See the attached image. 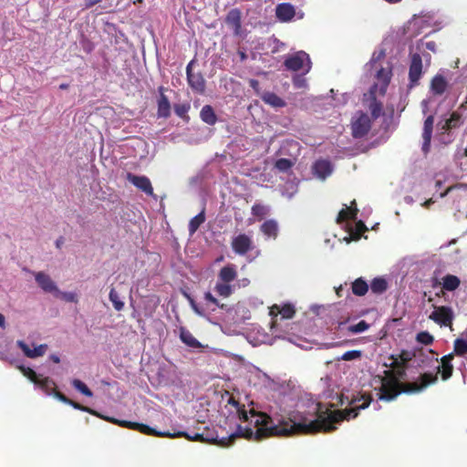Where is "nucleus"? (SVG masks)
I'll use <instances>...</instances> for the list:
<instances>
[{
    "label": "nucleus",
    "mask_w": 467,
    "mask_h": 467,
    "mask_svg": "<svg viewBox=\"0 0 467 467\" xmlns=\"http://www.w3.org/2000/svg\"><path fill=\"white\" fill-rule=\"evenodd\" d=\"M405 363L398 358H391L389 368L384 371L381 385L378 393L380 400H392L400 393H418L437 380V376L426 373L411 382H403L405 377Z\"/></svg>",
    "instance_id": "obj_1"
},
{
    "label": "nucleus",
    "mask_w": 467,
    "mask_h": 467,
    "mask_svg": "<svg viewBox=\"0 0 467 467\" xmlns=\"http://www.w3.org/2000/svg\"><path fill=\"white\" fill-rule=\"evenodd\" d=\"M369 64L376 70V80L369 89V95L373 100L369 109L372 116L378 118L381 113L382 105L377 102L376 99L378 96H383L387 91L392 77V65L389 61L385 60L383 50L374 52Z\"/></svg>",
    "instance_id": "obj_2"
},
{
    "label": "nucleus",
    "mask_w": 467,
    "mask_h": 467,
    "mask_svg": "<svg viewBox=\"0 0 467 467\" xmlns=\"http://www.w3.org/2000/svg\"><path fill=\"white\" fill-rule=\"evenodd\" d=\"M355 202H351L350 206L345 205V207L339 212L337 222L338 223H346V228L349 234V236L344 237V241L346 243H349L351 240H358L360 236V234L367 231V226L365 223L361 221L356 222L355 225H350L348 221L349 220H356L358 210L356 207Z\"/></svg>",
    "instance_id": "obj_3"
},
{
    "label": "nucleus",
    "mask_w": 467,
    "mask_h": 467,
    "mask_svg": "<svg viewBox=\"0 0 467 467\" xmlns=\"http://www.w3.org/2000/svg\"><path fill=\"white\" fill-rule=\"evenodd\" d=\"M448 88V82L441 72L435 75L430 87V92L431 96L421 101V108L423 114H426L430 110V106L433 103V96L442 95Z\"/></svg>",
    "instance_id": "obj_4"
},
{
    "label": "nucleus",
    "mask_w": 467,
    "mask_h": 467,
    "mask_svg": "<svg viewBox=\"0 0 467 467\" xmlns=\"http://www.w3.org/2000/svg\"><path fill=\"white\" fill-rule=\"evenodd\" d=\"M285 67L293 71H302L306 74L311 69V60L304 51H298L288 57L285 61Z\"/></svg>",
    "instance_id": "obj_5"
},
{
    "label": "nucleus",
    "mask_w": 467,
    "mask_h": 467,
    "mask_svg": "<svg viewBox=\"0 0 467 467\" xmlns=\"http://www.w3.org/2000/svg\"><path fill=\"white\" fill-rule=\"evenodd\" d=\"M18 369L26 378L33 382L36 388L47 393L55 388V383L51 379L37 375L31 368L21 365L18 366Z\"/></svg>",
    "instance_id": "obj_6"
},
{
    "label": "nucleus",
    "mask_w": 467,
    "mask_h": 467,
    "mask_svg": "<svg viewBox=\"0 0 467 467\" xmlns=\"http://www.w3.org/2000/svg\"><path fill=\"white\" fill-rule=\"evenodd\" d=\"M371 127V120L368 114L357 112L351 120V130L354 138H362L368 134Z\"/></svg>",
    "instance_id": "obj_7"
},
{
    "label": "nucleus",
    "mask_w": 467,
    "mask_h": 467,
    "mask_svg": "<svg viewBox=\"0 0 467 467\" xmlns=\"http://www.w3.org/2000/svg\"><path fill=\"white\" fill-rule=\"evenodd\" d=\"M424 60L423 57L419 53L414 51V47H410V66L409 70V78L410 82V86H414L418 83L422 75V61Z\"/></svg>",
    "instance_id": "obj_8"
},
{
    "label": "nucleus",
    "mask_w": 467,
    "mask_h": 467,
    "mask_svg": "<svg viewBox=\"0 0 467 467\" xmlns=\"http://www.w3.org/2000/svg\"><path fill=\"white\" fill-rule=\"evenodd\" d=\"M275 15L279 21L285 23L292 21L294 18L300 20L305 16L302 10L296 11L295 6L289 3L277 5Z\"/></svg>",
    "instance_id": "obj_9"
},
{
    "label": "nucleus",
    "mask_w": 467,
    "mask_h": 467,
    "mask_svg": "<svg viewBox=\"0 0 467 467\" xmlns=\"http://www.w3.org/2000/svg\"><path fill=\"white\" fill-rule=\"evenodd\" d=\"M453 317V311L449 306H435L430 315L431 320L443 327H451Z\"/></svg>",
    "instance_id": "obj_10"
},
{
    "label": "nucleus",
    "mask_w": 467,
    "mask_h": 467,
    "mask_svg": "<svg viewBox=\"0 0 467 467\" xmlns=\"http://www.w3.org/2000/svg\"><path fill=\"white\" fill-rule=\"evenodd\" d=\"M16 345L23 351L24 355L29 358H36L39 357H43L48 348L47 344L34 346V348H32L28 344H26L23 340H17Z\"/></svg>",
    "instance_id": "obj_11"
},
{
    "label": "nucleus",
    "mask_w": 467,
    "mask_h": 467,
    "mask_svg": "<svg viewBox=\"0 0 467 467\" xmlns=\"http://www.w3.org/2000/svg\"><path fill=\"white\" fill-rule=\"evenodd\" d=\"M433 123L434 118L432 115L428 116L424 121L421 145V150L424 154H427L431 149V140L432 136Z\"/></svg>",
    "instance_id": "obj_12"
},
{
    "label": "nucleus",
    "mask_w": 467,
    "mask_h": 467,
    "mask_svg": "<svg viewBox=\"0 0 467 467\" xmlns=\"http://www.w3.org/2000/svg\"><path fill=\"white\" fill-rule=\"evenodd\" d=\"M192 63H193V61H191L186 67L188 83H189L190 87L194 91H196L198 93H202L204 91L205 81L201 74L192 73L191 68H192Z\"/></svg>",
    "instance_id": "obj_13"
},
{
    "label": "nucleus",
    "mask_w": 467,
    "mask_h": 467,
    "mask_svg": "<svg viewBox=\"0 0 467 467\" xmlns=\"http://www.w3.org/2000/svg\"><path fill=\"white\" fill-rule=\"evenodd\" d=\"M313 174L319 180H326L331 175L333 167L327 160H318L312 166Z\"/></svg>",
    "instance_id": "obj_14"
},
{
    "label": "nucleus",
    "mask_w": 467,
    "mask_h": 467,
    "mask_svg": "<svg viewBox=\"0 0 467 467\" xmlns=\"http://www.w3.org/2000/svg\"><path fill=\"white\" fill-rule=\"evenodd\" d=\"M34 276L37 285L45 292L55 295V293L57 291L58 287L47 274L44 272H36L35 273Z\"/></svg>",
    "instance_id": "obj_15"
},
{
    "label": "nucleus",
    "mask_w": 467,
    "mask_h": 467,
    "mask_svg": "<svg viewBox=\"0 0 467 467\" xmlns=\"http://www.w3.org/2000/svg\"><path fill=\"white\" fill-rule=\"evenodd\" d=\"M414 47L415 52H419L424 58L426 67H429L431 60V56L430 53L426 52V50H430L433 53L436 52V44L433 41L425 42L423 40H420L417 42Z\"/></svg>",
    "instance_id": "obj_16"
},
{
    "label": "nucleus",
    "mask_w": 467,
    "mask_h": 467,
    "mask_svg": "<svg viewBox=\"0 0 467 467\" xmlns=\"http://www.w3.org/2000/svg\"><path fill=\"white\" fill-rule=\"evenodd\" d=\"M232 247L236 254H244L252 247V239L244 234H239L234 238Z\"/></svg>",
    "instance_id": "obj_17"
},
{
    "label": "nucleus",
    "mask_w": 467,
    "mask_h": 467,
    "mask_svg": "<svg viewBox=\"0 0 467 467\" xmlns=\"http://www.w3.org/2000/svg\"><path fill=\"white\" fill-rule=\"evenodd\" d=\"M128 181L136 186L138 189L141 190L148 195L153 194V188L151 186L150 181L145 176H137L129 173Z\"/></svg>",
    "instance_id": "obj_18"
},
{
    "label": "nucleus",
    "mask_w": 467,
    "mask_h": 467,
    "mask_svg": "<svg viewBox=\"0 0 467 467\" xmlns=\"http://www.w3.org/2000/svg\"><path fill=\"white\" fill-rule=\"evenodd\" d=\"M178 332L181 341L187 347L193 349L204 348V346L197 340L186 327H180L178 328Z\"/></svg>",
    "instance_id": "obj_19"
},
{
    "label": "nucleus",
    "mask_w": 467,
    "mask_h": 467,
    "mask_svg": "<svg viewBox=\"0 0 467 467\" xmlns=\"http://www.w3.org/2000/svg\"><path fill=\"white\" fill-rule=\"evenodd\" d=\"M294 314H295V309L292 305H285L281 307L275 305L270 309V315L272 317H276L278 315H280L281 319L292 318Z\"/></svg>",
    "instance_id": "obj_20"
},
{
    "label": "nucleus",
    "mask_w": 467,
    "mask_h": 467,
    "mask_svg": "<svg viewBox=\"0 0 467 467\" xmlns=\"http://www.w3.org/2000/svg\"><path fill=\"white\" fill-rule=\"evenodd\" d=\"M226 23L234 30L235 35H238L241 30V13L238 9H232L227 16Z\"/></svg>",
    "instance_id": "obj_21"
},
{
    "label": "nucleus",
    "mask_w": 467,
    "mask_h": 467,
    "mask_svg": "<svg viewBox=\"0 0 467 467\" xmlns=\"http://www.w3.org/2000/svg\"><path fill=\"white\" fill-rule=\"evenodd\" d=\"M460 124V115L453 112L449 118L442 119L439 124L438 128L443 132L448 131L451 129L458 127Z\"/></svg>",
    "instance_id": "obj_22"
},
{
    "label": "nucleus",
    "mask_w": 467,
    "mask_h": 467,
    "mask_svg": "<svg viewBox=\"0 0 467 467\" xmlns=\"http://www.w3.org/2000/svg\"><path fill=\"white\" fill-rule=\"evenodd\" d=\"M261 232L266 238L275 239L278 234V224L275 220H267L261 225Z\"/></svg>",
    "instance_id": "obj_23"
},
{
    "label": "nucleus",
    "mask_w": 467,
    "mask_h": 467,
    "mask_svg": "<svg viewBox=\"0 0 467 467\" xmlns=\"http://www.w3.org/2000/svg\"><path fill=\"white\" fill-rule=\"evenodd\" d=\"M261 98L265 104L273 108L277 109L285 106V100L273 92H265Z\"/></svg>",
    "instance_id": "obj_24"
},
{
    "label": "nucleus",
    "mask_w": 467,
    "mask_h": 467,
    "mask_svg": "<svg viewBox=\"0 0 467 467\" xmlns=\"http://www.w3.org/2000/svg\"><path fill=\"white\" fill-rule=\"evenodd\" d=\"M236 275L237 272L234 265H227L219 272V279L223 283L232 282L235 279Z\"/></svg>",
    "instance_id": "obj_25"
},
{
    "label": "nucleus",
    "mask_w": 467,
    "mask_h": 467,
    "mask_svg": "<svg viewBox=\"0 0 467 467\" xmlns=\"http://www.w3.org/2000/svg\"><path fill=\"white\" fill-rule=\"evenodd\" d=\"M452 358H453L452 354H449V355L441 358V367L439 366L438 368L439 369L441 368H442L441 375H442L443 379H448L451 376V373H452L451 360H452Z\"/></svg>",
    "instance_id": "obj_26"
},
{
    "label": "nucleus",
    "mask_w": 467,
    "mask_h": 467,
    "mask_svg": "<svg viewBox=\"0 0 467 467\" xmlns=\"http://www.w3.org/2000/svg\"><path fill=\"white\" fill-rule=\"evenodd\" d=\"M201 119L208 125H213L217 121L216 115L213 108L209 105L202 107L200 112Z\"/></svg>",
    "instance_id": "obj_27"
},
{
    "label": "nucleus",
    "mask_w": 467,
    "mask_h": 467,
    "mask_svg": "<svg viewBox=\"0 0 467 467\" xmlns=\"http://www.w3.org/2000/svg\"><path fill=\"white\" fill-rule=\"evenodd\" d=\"M461 284L460 279L453 275H446L442 277V288L446 291H454L456 290Z\"/></svg>",
    "instance_id": "obj_28"
},
{
    "label": "nucleus",
    "mask_w": 467,
    "mask_h": 467,
    "mask_svg": "<svg viewBox=\"0 0 467 467\" xmlns=\"http://www.w3.org/2000/svg\"><path fill=\"white\" fill-rule=\"evenodd\" d=\"M205 221L204 211L202 210L197 215L191 219L189 223V234L190 235H193L195 232L198 230L201 224H202Z\"/></svg>",
    "instance_id": "obj_29"
},
{
    "label": "nucleus",
    "mask_w": 467,
    "mask_h": 467,
    "mask_svg": "<svg viewBox=\"0 0 467 467\" xmlns=\"http://www.w3.org/2000/svg\"><path fill=\"white\" fill-rule=\"evenodd\" d=\"M234 289H235V285H230L229 283H223V282H222V283L218 282L214 287V290L216 291V293L223 297L230 296L234 293Z\"/></svg>",
    "instance_id": "obj_30"
},
{
    "label": "nucleus",
    "mask_w": 467,
    "mask_h": 467,
    "mask_svg": "<svg viewBox=\"0 0 467 467\" xmlns=\"http://www.w3.org/2000/svg\"><path fill=\"white\" fill-rule=\"evenodd\" d=\"M388 288V283L383 277L374 278L370 284V289L375 294H381Z\"/></svg>",
    "instance_id": "obj_31"
},
{
    "label": "nucleus",
    "mask_w": 467,
    "mask_h": 467,
    "mask_svg": "<svg viewBox=\"0 0 467 467\" xmlns=\"http://www.w3.org/2000/svg\"><path fill=\"white\" fill-rule=\"evenodd\" d=\"M170 102L166 96L163 94L161 95V98L158 101V115L160 117H168L170 115Z\"/></svg>",
    "instance_id": "obj_32"
},
{
    "label": "nucleus",
    "mask_w": 467,
    "mask_h": 467,
    "mask_svg": "<svg viewBox=\"0 0 467 467\" xmlns=\"http://www.w3.org/2000/svg\"><path fill=\"white\" fill-rule=\"evenodd\" d=\"M368 290V285L362 278H358L352 283V292L356 296H364Z\"/></svg>",
    "instance_id": "obj_33"
},
{
    "label": "nucleus",
    "mask_w": 467,
    "mask_h": 467,
    "mask_svg": "<svg viewBox=\"0 0 467 467\" xmlns=\"http://www.w3.org/2000/svg\"><path fill=\"white\" fill-rule=\"evenodd\" d=\"M71 384L73 386V388L78 390V392H80L81 394L87 396V397H92L93 396V393L92 391L88 388V386L83 382L81 381L80 379H74L72 381H71Z\"/></svg>",
    "instance_id": "obj_34"
},
{
    "label": "nucleus",
    "mask_w": 467,
    "mask_h": 467,
    "mask_svg": "<svg viewBox=\"0 0 467 467\" xmlns=\"http://www.w3.org/2000/svg\"><path fill=\"white\" fill-rule=\"evenodd\" d=\"M109 300L112 303L114 308L117 311H120L124 307V302L120 300V297L114 288H111L109 295Z\"/></svg>",
    "instance_id": "obj_35"
},
{
    "label": "nucleus",
    "mask_w": 467,
    "mask_h": 467,
    "mask_svg": "<svg viewBox=\"0 0 467 467\" xmlns=\"http://www.w3.org/2000/svg\"><path fill=\"white\" fill-rule=\"evenodd\" d=\"M56 297L60 298L66 302L77 303L78 295L74 292H62L57 288V291L54 295Z\"/></svg>",
    "instance_id": "obj_36"
},
{
    "label": "nucleus",
    "mask_w": 467,
    "mask_h": 467,
    "mask_svg": "<svg viewBox=\"0 0 467 467\" xmlns=\"http://www.w3.org/2000/svg\"><path fill=\"white\" fill-rule=\"evenodd\" d=\"M454 352L461 356L467 354V338H457L454 341Z\"/></svg>",
    "instance_id": "obj_37"
},
{
    "label": "nucleus",
    "mask_w": 467,
    "mask_h": 467,
    "mask_svg": "<svg viewBox=\"0 0 467 467\" xmlns=\"http://www.w3.org/2000/svg\"><path fill=\"white\" fill-rule=\"evenodd\" d=\"M269 212V208L262 204H254L252 207V214L259 220L263 219Z\"/></svg>",
    "instance_id": "obj_38"
},
{
    "label": "nucleus",
    "mask_w": 467,
    "mask_h": 467,
    "mask_svg": "<svg viewBox=\"0 0 467 467\" xmlns=\"http://www.w3.org/2000/svg\"><path fill=\"white\" fill-rule=\"evenodd\" d=\"M362 356V352L360 350H348L347 352H345L342 356L338 357L337 359V360H345V361H349V360H356V359H359Z\"/></svg>",
    "instance_id": "obj_39"
},
{
    "label": "nucleus",
    "mask_w": 467,
    "mask_h": 467,
    "mask_svg": "<svg viewBox=\"0 0 467 467\" xmlns=\"http://www.w3.org/2000/svg\"><path fill=\"white\" fill-rule=\"evenodd\" d=\"M368 327H369V325L365 320H361L356 325L349 326L348 331L353 334H358V333H362V332L368 330Z\"/></svg>",
    "instance_id": "obj_40"
},
{
    "label": "nucleus",
    "mask_w": 467,
    "mask_h": 467,
    "mask_svg": "<svg viewBox=\"0 0 467 467\" xmlns=\"http://www.w3.org/2000/svg\"><path fill=\"white\" fill-rule=\"evenodd\" d=\"M427 22L425 17H415L409 23V30L416 31L422 28Z\"/></svg>",
    "instance_id": "obj_41"
},
{
    "label": "nucleus",
    "mask_w": 467,
    "mask_h": 467,
    "mask_svg": "<svg viewBox=\"0 0 467 467\" xmlns=\"http://www.w3.org/2000/svg\"><path fill=\"white\" fill-rule=\"evenodd\" d=\"M293 165V162L287 159H279L275 162V168L280 171H287Z\"/></svg>",
    "instance_id": "obj_42"
},
{
    "label": "nucleus",
    "mask_w": 467,
    "mask_h": 467,
    "mask_svg": "<svg viewBox=\"0 0 467 467\" xmlns=\"http://www.w3.org/2000/svg\"><path fill=\"white\" fill-rule=\"evenodd\" d=\"M418 342L423 345H430L433 341V337L428 332H420L417 335Z\"/></svg>",
    "instance_id": "obj_43"
},
{
    "label": "nucleus",
    "mask_w": 467,
    "mask_h": 467,
    "mask_svg": "<svg viewBox=\"0 0 467 467\" xmlns=\"http://www.w3.org/2000/svg\"><path fill=\"white\" fill-rule=\"evenodd\" d=\"M293 83L297 88H305L306 87V79L301 76H296L293 78Z\"/></svg>",
    "instance_id": "obj_44"
},
{
    "label": "nucleus",
    "mask_w": 467,
    "mask_h": 467,
    "mask_svg": "<svg viewBox=\"0 0 467 467\" xmlns=\"http://www.w3.org/2000/svg\"><path fill=\"white\" fill-rule=\"evenodd\" d=\"M297 191V187H296V184L295 183H290L288 185V190L285 192V191H283L282 192V194L288 197V198H292L295 193Z\"/></svg>",
    "instance_id": "obj_45"
},
{
    "label": "nucleus",
    "mask_w": 467,
    "mask_h": 467,
    "mask_svg": "<svg viewBox=\"0 0 467 467\" xmlns=\"http://www.w3.org/2000/svg\"><path fill=\"white\" fill-rule=\"evenodd\" d=\"M188 109H189V107H187L185 105H179V106H176L174 109H175V113L178 116L182 117L188 111Z\"/></svg>",
    "instance_id": "obj_46"
},
{
    "label": "nucleus",
    "mask_w": 467,
    "mask_h": 467,
    "mask_svg": "<svg viewBox=\"0 0 467 467\" xmlns=\"http://www.w3.org/2000/svg\"><path fill=\"white\" fill-rule=\"evenodd\" d=\"M249 284H250V280L246 277H244V278L238 279L234 285H235V287H238V288H244V287L248 286Z\"/></svg>",
    "instance_id": "obj_47"
},
{
    "label": "nucleus",
    "mask_w": 467,
    "mask_h": 467,
    "mask_svg": "<svg viewBox=\"0 0 467 467\" xmlns=\"http://www.w3.org/2000/svg\"><path fill=\"white\" fill-rule=\"evenodd\" d=\"M204 298L206 301H208L215 306H219L218 300L212 295V293L206 292L204 294Z\"/></svg>",
    "instance_id": "obj_48"
},
{
    "label": "nucleus",
    "mask_w": 467,
    "mask_h": 467,
    "mask_svg": "<svg viewBox=\"0 0 467 467\" xmlns=\"http://www.w3.org/2000/svg\"><path fill=\"white\" fill-rule=\"evenodd\" d=\"M190 304H191V306L192 308V310L198 315V316H201L202 317L204 314H203V311L199 308V306H197V304L192 300V299H190Z\"/></svg>",
    "instance_id": "obj_49"
},
{
    "label": "nucleus",
    "mask_w": 467,
    "mask_h": 467,
    "mask_svg": "<svg viewBox=\"0 0 467 467\" xmlns=\"http://www.w3.org/2000/svg\"><path fill=\"white\" fill-rule=\"evenodd\" d=\"M250 86L256 91V93L259 92V82L255 79H251L249 81Z\"/></svg>",
    "instance_id": "obj_50"
},
{
    "label": "nucleus",
    "mask_w": 467,
    "mask_h": 467,
    "mask_svg": "<svg viewBox=\"0 0 467 467\" xmlns=\"http://www.w3.org/2000/svg\"><path fill=\"white\" fill-rule=\"evenodd\" d=\"M101 0H85V6L87 8H89L93 5H95L96 4L99 3Z\"/></svg>",
    "instance_id": "obj_51"
},
{
    "label": "nucleus",
    "mask_w": 467,
    "mask_h": 467,
    "mask_svg": "<svg viewBox=\"0 0 467 467\" xmlns=\"http://www.w3.org/2000/svg\"><path fill=\"white\" fill-rule=\"evenodd\" d=\"M49 358H50L53 362H55V363H59V362H60V358H59L57 355H56V354H52V355H50Z\"/></svg>",
    "instance_id": "obj_52"
},
{
    "label": "nucleus",
    "mask_w": 467,
    "mask_h": 467,
    "mask_svg": "<svg viewBox=\"0 0 467 467\" xmlns=\"http://www.w3.org/2000/svg\"><path fill=\"white\" fill-rule=\"evenodd\" d=\"M0 327H5V317L4 315L0 314Z\"/></svg>",
    "instance_id": "obj_53"
},
{
    "label": "nucleus",
    "mask_w": 467,
    "mask_h": 467,
    "mask_svg": "<svg viewBox=\"0 0 467 467\" xmlns=\"http://www.w3.org/2000/svg\"><path fill=\"white\" fill-rule=\"evenodd\" d=\"M62 244H63L62 238L57 240V242H56V245H57V248H60Z\"/></svg>",
    "instance_id": "obj_54"
},
{
    "label": "nucleus",
    "mask_w": 467,
    "mask_h": 467,
    "mask_svg": "<svg viewBox=\"0 0 467 467\" xmlns=\"http://www.w3.org/2000/svg\"><path fill=\"white\" fill-rule=\"evenodd\" d=\"M431 202H432V200L430 199V200L426 201L424 203H422V206L428 207Z\"/></svg>",
    "instance_id": "obj_55"
},
{
    "label": "nucleus",
    "mask_w": 467,
    "mask_h": 467,
    "mask_svg": "<svg viewBox=\"0 0 467 467\" xmlns=\"http://www.w3.org/2000/svg\"><path fill=\"white\" fill-rule=\"evenodd\" d=\"M385 1L388 3H390V4H396V3L400 2L401 0H385Z\"/></svg>",
    "instance_id": "obj_56"
},
{
    "label": "nucleus",
    "mask_w": 467,
    "mask_h": 467,
    "mask_svg": "<svg viewBox=\"0 0 467 467\" xmlns=\"http://www.w3.org/2000/svg\"><path fill=\"white\" fill-rule=\"evenodd\" d=\"M277 325V320L275 319V321H273L272 323V329H274Z\"/></svg>",
    "instance_id": "obj_57"
},
{
    "label": "nucleus",
    "mask_w": 467,
    "mask_h": 467,
    "mask_svg": "<svg viewBox=\"0 0 467 467\" xmlns=\"http://www.w3.org/2000/svg\"><path fill=\"white\" fill-rule=\"evenodd\" d=\"M75 409L81 410V409H88V408H87V407L80 406V405H75Z\"/></svg>",
    "instance_id": "obj_58"
},
{
    "label": "nucleus",
    "mask_w": 467,
    "mask_h": 467,
    "mask_svg": "<svg viewBox=\"0 0 467 467\" xmlns=\"http://www.w3.org/2000/svg\"><path fill=\"white\" fill-rule=\"evenodd\" d=\"M366 407H367V406H366L365 404H362V405H360V406H358V407H356L355 409H361V410H364V409H366Z\"/></svg>",
    "instance_id": "obj_59"
},
{
    "label": "nucleus",
    "mask_w": 467,
    "mask_h": 467,
    "mask_svg": "<svg viewBox=\"0 0 467 467\" xmlns=\"http://www.w3.org/2000/svg\"><path fill=\"white\" fill-rule=\"evenodd\" d=\"M341 289H342V286H339V287L337 289V294L338 296H340L339 292H340V290H341Z\"/></svg>",
    "instance_id": "obj_60"
},
{
    "label": "nucleus",
    "mask_w": 467,
    "mask_h": 467,
    "mask_svg": "<svg viewBox=\"0 0 467 467\" xmlns=\"http://www.w3.org/2000/svg\"><path fill=\"white\" fill-rule=\"evenodd\" d=\"M67 86L66 84H62V85H60V88H67Z\"/></svg>",
    "instance_id": "obj_61"
},
{
    "label": "nucleus",
    "mask_w": 467,
    "mask_h": 467,
    "mask_svg": "<svg viewBox=\"0 0 467 467\" xmlns=\"http://www.w3.org/2000/svg\"><path fill=\"white\" fill-rule=\"evenodd\" d=\"M261 342L262 343H269V344H271V342H267L265 339H262Z\"/></svg>",
    "instance_id": "obj_62"
},
{
    "label": "nucleus",
    "mask_w": 467,
    "mask_h": 467,
    "mask_svg": "<svg viewBox=\"0 0 467 467\" xmlns=\"http://www.w3.org/2000/svg\"><path fill=\"white\" fill-rule=\"evenodd\" d=\"M138 2H141L142 0H137Z\"/></svg>",
    "instance_id": "obj_63"
}]
</instances>
